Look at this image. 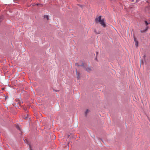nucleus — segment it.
Listing matches in <instances>:
<instances>
[{"label":"nucleus","mask_w":150,"mask_h":150,"mask_svg":"<svg viewBox=\"0 0 150 150\" xmlns=\"http://www.w3.org/2000/svg\"><path fill=\"white\" fill-rule=\"evenodd\" d=\"M101 17L99 16L98 17L96 18L95 19L96 22H99L103 27H105V25L104 23L103 19H101Z\"/></svg>","instance_id":"f257e3e1"},{"label":"nucleus","mask_w":150,"mask_h":150,"mask_svg":"<svg viewBox=\"0 0 150 150\" xmlns=\"http://www.w3.org/2000/svg\"><path fill=\"white\" fill-rule=\"evenodd\" d=\"M81 66H82L83 67V68L86 70V71L88 72H90L92 70V68L90 67H87L86 68L83 65V64L81 65Z\"/></svg>","instance_id":"f03ea898"},{"label":"nucleus","mask_w":150,"mask_h":150,"mask_svg":"<svg viewBox=\"0 0 150 150\" xmlns=\"http://www.w3.org/2000/svg\"><path fill=\"white\" fill-rule=\"evenodd\" d=\"M76 74L77 75V80H79L81 76V74L78 72L77 71V70H76Z\"/></svg>","instance_id":"7ed1b4c3"},{"label":"nucleus","mask_w":150,"mask_h":150,"mask_svg":"<svg viewBox=\"0 0 150 150\" xmlns=\"http://www.w3.org/2000/svg\"><path fill=\"white\" fill-rule=\"evenodd\" d=\"M44 18H46L47 20H48L49 19V16L48 15H45Z\"/></svg>","instance_id":"20e7f679"},{"label":"nucleus","mask_w":150,"mask_h":150,"mask_svg":"<svg viewBox=\"0 0 150 150\" xmlns=\"http://www.w3.org/2000/svg\"><path fill=\"white\" fill-rule=\"evenodd\" d=\"M3 20V16H0V23L1 21Z\"/></svg>","instance_id":"39448f33"},{"label":"nucleus","mask_w":150,"mask_h":150,"mask_svg":"<svg viewBox=\"0 0 150 150\" xmlns=\"http://www.w3.org/2000/svg\"><path fill=\"white\" fill-rule=\"evenodd\" d=\"M89 112V110L88 109L87 110L86 112H85L86 115Z\"/></svg>","instance_id":"423d86ee"},{"label":"nucleus","mask_w":150,"mask_h":150,"mask_svg":"<svg viewBox=\"0 0 150 150\" xmlns=\"http://www.w3.org/2000/svg\"><path fill=\"white\" fill-rule=\"evenodd\" d=\"M145 22L146 25H148L149 24V23H148L147 21H145Z\"/></svg>","instance_id":"0eeeda50"},{"label":"nucleus","mask_w":150,"mask_h":150,"mask_svg":"<svg viewBox=\"0 0 150 150\" xmlns=\"http://www.w3.org/2000/svg\"><path fill=\"white\" fill-rule=\"evenodd\" d=\"M75 65H76V66H77V67H79V66H80L78 64V63H76L75 64Z\"/></svg>","instance_id":"6e6552de"},{"label":"nucleus","mask_w":150,"mask_h":150,"mask_svg":"<svg viewBox=\"0 0 150 150\" xmlns=\"http://www.w3.org/2000/svg\"><path fill=\"white\" fill-rule=\"evenodd\" d=\"M136 47H137L138 46V42L137 41H136Z\"/></svg>","instance_id":"1a4fd4ad"},{"label":"nucleus","mask_w":150,"mask_h":150,"mask_svg":"<svg viewBox=\"0 0 150 150\" xmlns=\"http://www.w3.org/2000/svg\"><path fill=\"white\" fill-rule=\"evenodd\" d=\"M134 41L136 43V41H137V40H136V39L135 38H134Z\"/></svg>","instance_id":"9d476101"},{"label":"nucleus","mask_w":150,"mask_h":150,"mask_svg":"<svg viewBox=\"0 0 150 150\" xmlns=\"http://www.w3.org/2000/svg\"><path fill=\"white\" fill-rule=\"evenodd\" d=\"M35 5H37V6H38L39 5H41L40 4H35Z\"/></svg>","instance_id":"9b49d317"},{"label":"nucleus","mask_w":150,"mask_h":150,"mask_svg":"<svg viewBox=\"0 0 150 150\" xmlns=\"http://www.w3.org/2000/svg\"><path fill=\"white\" fill-rule=\"evenodd\" d=\"M17 129H19V127L18 126L17 127Z\"/></svg>","instance_id":"f8f14e48"},{"label":"nucleus","mask_w":150,"mask_h":150,"mask_svg":"<svg viewBox=\"0 0 150 150\" xmlns=\"http://www.w3.org/2000/svg\"><path fill=\"white\" fill-rule=\"evenodd\" d=\"M95 31V32L96 33H97V34H99V33H97L96 32V30H95V31Z\"/></svg>","instance_id":"ddd939ff"},{"label":"nucleus","mask_w":150,"mask_h":150,"mask_svg":"<svg viewBox=\"0 0 150 150\" xmlns=\"http://www.w3.org/2000/svg\"><path fill=\"white\" fill-rule=\"evenodd\" d=\"M24 118H25V119H26V118H27V117H24Z\"/></svg>","instance_id":"4468645a"},{"label":"nucleus","mask_w":150,"mask_h":150,"mask_svg":"<svg viewBox=\"0 0 150 150\" xmlns=\"http://www.w3.org/2000/svg\"><path fill=\"white\" fill-rule=\"evenodd\" d=\"M141 32L142 33V32H142V31H141Z\"/></svg>","instance_id":"2eb2a0df"}]
</instances>
